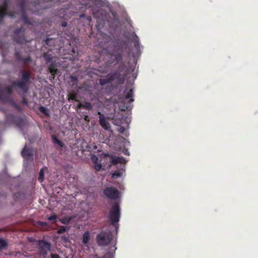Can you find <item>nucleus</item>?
Wrapping results in <instances>:
<instances>
[{
	"instance_id": "4",
	"label": "nucleus",
	"mask_w": 258,
	"mask_h": 258,
	"mask_svg": "<svg viewBox=\"0 0 258 258\" xmlns=\"http://www.w3.org/2000/svg\"><path fill=\"white\" fill-rule=\"evenodd\" d=\"M123 93L124 95V98L123 99L122 105H120L119 108L122 111L130 110L132 108V106H131V103L134 101V99L133 98V90L132 89H128L126 88L123 91Z\"/></svg>"
},
{
	"instance_id": "16",
	"label": "nucleus",
	"mask_w": 258,
	"mask_h": 258,
	"mask_svg": "<svg viewBox=\"0 0 258 258\" xmlns=\"http://www.w3.org/2000/svg\"><path fill=\"white\" fill-rule=\"evenodd\" d=\"M111 78H114V81L116 80L118 84L122 85L124 84L125 80V75L121 74L119 72H116L110 75Z\"/></svg>"
},
{
	"instance_id": "38",
	"label": "nucleus",
	"mask_w": 258,
	"mask_h": 258,
	"mask_svg": "<svg viewBox=\"0 0 258 258\" xmlns=\"http://www.w3.org/2000/svg\"><path fill=\"white\" fill-rule=\"evenodd\" d=\"M94 168L96 170L99 171L102 168V165L101 164H95Z\"/></svg>"
},
{
	"instance_id": "26",
	"label": "nucleus",
	"mask_w": 258,
	"mask_h": 258,
	"mask_svg": "<svg viewBox=\"0 0 258 258\" xmlns=\"http://www.w3.org/2000/svg\"><path fill=\"white\" fill-rule=\"evenodd\" d=\"M9 15L10 16H12L13 14L11 13L7 12L5 11L0 9V22L3 21V18L5 16Z\"/></svg>"
},
{
	"instance_id": "9",
	"label": "nucleus",
	"mask_w": 258,
	"mask_h": 258,
	"mask_svg": "<svg viewBox=\"0 0 258 258\" xmlns=\"http://www.w3.org/2000/svg\"><path fill=\"white\" fill-rule=\"evenodd\" d=\"M103 193L107 198L111 200L117 199L119 195L118 190L112 187H107L104 189Z\"/></svg>"
},
{
	"instance_id": "31",
	"label": "nucleus",
	"mask_w": 258,
	"mask_h": 258,
	"mask_svg": "<svg viewBox=\"0 0 258 258\" xmlns=\"http://www.w3.org/2000/svg\"><path fill=\"white\" fill-rule=\"evenodd\" d=\"M11 105L14 108H15L18 111L20 112L22 111L21 107L19 106L18 104H17L15 101H12L11 102Z\"/></svg>"
},
{
	"instance_id": "41",
	"label": "nucleus",
	"mask_w": 258,
	"mask_h": 258,
	"mask_svg": "<svg viewBox=\"0 0 258 258\" xmlns=\"http://www.w3.org/2000/svg\"><path fill=\"white\" fill-rule=\"evenodd\" d=\"M52 40V39L50 38H47L45 40V44L46 45H48L49 41Z\"/></svg>"
},
{
	"instance_id": "44",
	"label": "nucleus",
	"mask_w": 258,
	"mask_h": 258,
	"mask_svg": "<svg viewBox=\"0 0 258 258\" xmlns=\"http://www.w3.org/2000/svg\"><path fill=\"white\" fill-rule=\"evenodd\" d=\"M22 103L24 104H27V100L26 98H23L22 100Z\"/></svg>"
},
{
	"instance_id": "35",
	"label": "nucleus",
	"mask_w": 258,
	"mask_h": 258,
	"mask_svg": "<svg viewBox=\"0 0 258 258\" xmlns=\"http://www.w3.org/2000/svg\"><path fill=\"white\" fill-rule=\"evenodd\" d=\"M66 231V228L64 227H62L61 228L59 229L57 233L58 234H62Z\"/></svg>"
},
{
	"instance_id": "43",
	"label": "nucleus",
	"mask_w": 258,
	"mask_h": 258,
	"mask_svg": "<svg viewBox=\"0 0 258 258\" xmlns=\"http://www.w3.org/2000/svg\"><path fill=\"white\" fill-rule=\"evenodd\" d=\"M84 119L86 121H89V117H88V116L87 115H84Z\"/></svg>"
},
{
	"instance_id": "48",
	"label": "nucleus",
	"mask_w": 258,
	"mask_h": 258,
	"mask_svg": "<svg viewBox=\"0 0 258 258\" xmlns=\"http://www.w3.org/2000/svg\"><path fill=\"white\" fill-rule=\"evenodd\" d=\"M94 157H95L96 159H98V158H97L96 156H94Z\"/></svg>"
},
{
	"instance_id": "13",
	"label": "nucleus",
	"mask_w": 258,
	"mask_h": 258,
	"mask_svg": "<svg viewBox=\"0 0 258 258\" xmlns=\"http://www.w3.org/2000/svg\"><path fill=\"white\" fill-rule=\"evenodd\" d=\"M99 115V122L100 125L105 130L110 128L109 123L105 118L104 115L100 112H98Z\"/></svg>"
},
{
	"instance_id": "6",
	"label": "nucleus",
	"mask_w": 258,
	"mask_h": 258,
	"mask_svg": "<svg viewBox=\"0 0 258 258\" xmlns=\"http://www.w3.org/2000/svg\"><path fill=\"white\" fill-rule=\"evenodd\" d=\"M120 216V209L119 204L117 202L114 203L112 205V207L109 212V219L111 224L115 225L119 220Z\"/></svg>"
},
{
	"instance_id": "25",
	"label": "nucleus",
	"mask_w": 258,
	"mask_h": 258,
	"mask_svg": "<svg viewBox=\"0 0 258 258\" xmlns=\"http://www.w3.org/2000/svg\"><path fill=\"white\" fill-rule=\"evenodd\" d=\"M71 100L78 101V100L77 99V94L76 93L73 92L69 94L68 100L70 101Z\"/></svg>"
},
{
	"instance_id": "15",
	"label": "nucleus",
	"mask_w": 258,
	"mask_h": 258,
	"mask_svg": "<svg viewBox=\"0 0 258 258\" xmlns=\"http://www.w3.org/2000/svg\"><path fill=\"white\" fill-rule=\"evenodd\" d=\"M44 59L45 60L46 64L48 67L50 64H55L56 66H60L59 62H56V58L54 56H52L51 54L48 53H45L43 55Z\"/></svg>"
},
{
	"instance_id": "1",
	"label": "nucleus",
	"mask_w": 258,
	"mask_h": 258,
	"mask_svg": "<svg viewBox=\"0 0 258 258\" xmlns=\"http://www.w3.org/2000/svg\"><path fill=\"white\" fill-rule=\"evenodd\" d=\"M20 73L21 74L20 79L14 81L11 85L8 86L5 89V91L9 94L13 93L14 89H19L24 94L28 92L31 83V73L29 71L24 70L21 71Z\"/></svg>"
},
{
	"instance_id": "36",
	"label": "nucleus",
	"mask_w": 258,
	"mask_h": 258,
	"mask_svg": "<svg viewBox=\"0 0 258 258\" xmlns=\"http://www.w3.org/2000/svg\"><path fill=\"white\" fill-rule=\"evenodd\" d=\"M21 196V194L20 192H16L13 196V198L16 200L20 198V197Z\"/></svg>"
},
{
	"instance_id": "11",
	"label": "nucleus",
	"mask_w": 258,
	"mask_h": 258,
	"mask_svg": "<svg viewBox=\"0 0 258 258\" xmlns=\"http://www.w3.org/2000/svg\"><path fill=\"white\" fill-rule=\"evenodd\" d=\"M60 66H56L55 64H50L48 65V71L50 73V80H54L56 75L60 76L61 72L58 70Z\"/></svg>"
},
{
	"instance_id": "42",
	"label": "nucleus",
	"mask_w": 258,
	"mask_h": 258,
	"mask_svg": "<svg viewBox=\"0 0 258 258\" xmlns=\"http://www.w3.org/2000/svg\"><path fill=\"white\" fill-rule=\"evenodd\" d=\"M68 24L66 22H62L61 23V26L62 27H66L67 26Z\"/></svg>"
},
{
	"instance_id": "5",
	"label": "nucleus",
	"mask_w": 258,
	"mask_h": 258,
	"mask_svg": "<svg viewBox=\"0 0 258 258\" xmlns=\"http://www.w3.org/2000/svg\"><path fill=\"white\" fill-rule=\"evenodd\" d=\"M113 239L112 232L108 231H102L96 236V242L99 246H107Z\"/></svg>"
},
{
	"instance_id": "21",
	"label": "nucleus",
	"mask_w": 258,
	"mask_h": 258,
	"mask_svg": "<svg viewBox=\"0 0 258 258\" xmlns=\"http://www.w3.org/2000/svg\"><path fill=\"white\" fill-rule=\"evenodd\" d=\"M90 238V235L88 231H86L83 235L82 242L84 244H87Z\"/></svg>"
},
{
	"instance_id": "24",
	"label": "nucleus",
	"mask_w": 258,
	"mask_h": 258,
	"mask_svg": "<svg viewBox=\"0 0 258 258\" xmlns=\"http://www.w3.org/2000/svg\"><path fill=\"white\" fill-rule=\"evenodd\" d=\"M39 110L41 112H42V113L45 114L46 116H49V110L48 109L46 108V107H45L43 106H40L39 107Z\"/></svg>"
},
{
	"instance_id": "45",
	"label": "nucleus",
	"mask_w": 258,
	"mask_h": 258,
	"mask_svg": "<svg viewBox=\"0 0 258 258\" xmlns=\"http://www.w3.org/2000/svg\"><path fill=\"white\" fill-rule=\"evenodd\" d=\"M82 105H83V104L79 103L78 104V105H77V107H78V108H82Z\"/></svg>"
},
{
	"instance_id": "29",
	"label": "nucleus",
	"mask_w": 258,
	"mask_h": 258,
	"mask_svg": "<svg viewBox=\"0 0 258 258\" xmlns=\"http://www.w3.org/2000/svg\"><path fill=\"white\" fill-rule=\"evenodd\" d=\"M36 226L38 228H43L44 227H47L48 226V224L45 222L38 221L36 222Z\"/></svg>"
},
{
	"instance_id": "32",
	"label": "nucleus",
	"mask_w": 258,
	"mask_h": 258,
	"mask_svg": "<svg viewBox=\"0 0 258 258\" xmlns=\"http://www.w3.org/2000/svg\"><path fill=\"white\" fill-rule=\"evenodd\" d=\"M133 42L134 43V46L137 47L139 45V37L135 35V37L133 39Z\"/></svg>"
},
{
	"instance_id": "20",
	"label": "nucleus",
	"mask_w": 258,
	"mask_h": 258,
	"mask_svg": "<svg viewBox=\"0 0 258 258\" xmlns=\"http://www.w3.org/2000/svg\"><path fill=\"white\" fill-rule=\"evenodd\" d=\"M51 137L52 140V143L54 144L58 145L60 148H62L64 146V144L60 140L57 139L56 136L52 135Z\"/></svg>"
},
{
	"instance_id": "22",
	"label": "nucleus",
	"mask_w": 258,
	"mask_h": 258,
	"mask_svg": "<svg viewBox=\"0 0 258 258\" xmlns=\"http://www.w3.org/2000/svg\"><path fill=\"white\" fill-rule=\"evenodd\" d=\"M8 246V242L2 238H0V250L6 249Z\"/></svg>"
},
{
	"instance_id": "27",
	"label": "nucleus",
	"mask_w": 258,
	"mask_h": 258,
	"mask_svg": "<svg viewBox=\"0 0 258 258\" xmlns=\"http://www.w3.org/2000/svg\"><path fill=\"white\" fill-rule=\"evenodd\" d=\"M82 108H84L88 110H91L93 108V105L88 102H85L83 103Z\"/></svg>"
},
{
	"instance_id": "49",
	"label": "nucleus",
	"mask_w": 258,
	"mask_h": 258,
	"mask_svg": "<svg viewBox=\"0 0 258 258\" xmlns=\"http://www.w3.org/2000/svg\"><path fill=\"white\" fill-rule=\"evenodd\" d=\"M89 20H91V17H89V19H88Z\"/></svg>"
},
{
	"instance_id": "14",
	"label": "nucleus",
	"mask_w": 258,
	"mask_h": 258,
	"mask_svg": "<svg viewBox=\"0 0 258 258\" xmlns=\"http://www.w3.org/2000/svg\"><path fill=\"white\" fill-rule=\"evenodd\" d=\"M7 120H12L13 122L18 126H21L24 124V120L22 117H17L12 114L7 116Z\"/></svg>"
},
{
	"instance_id": "47",
	"label": "nucleus",
	"mask_w": 258,
	"mask_h": 258,
	"mask_svg": "<svg viewBox=\"0 0 258 258\" xmlns=\"http://www.w3.org/2000/svg\"><path fill=\"white\" fill-rule=\"evenodd\" d=\"M64 15H65L64 14H63V16H62V18L65 19ZM60 17H61V16H60Z\"/></svg>"
},
{
	"instance_id": "2",
	"label": "nucleus",
	"mask_w": 258,
	"mask_h": 258,
	"mask_svg": "<svg viewBox=\"0 0 258 258\" xmlns=\"http://www.w3.org/2000/svg\"><path fill=\"white\" fill-rule=\"evenodd\" d=\"M110 43L111 46L107 47L105 49L108 54L114 57L113 62L117 63L122 59V45L121 43L112 40L110 41Z\"/></svg>"
},
{
	"instance_id": "28",
	"label": "nucleus",
	"mask_w": 258,
	"mask_h": 258,
	"mask_svg": "<svg viewBox=\"0 0 258 258\" xmlns=\"http://www.w3.org/2000/svg\"><path fill=\"white\" fill-rule=\"evenodd\" d=\"M71 219L72 218L71 217H64L60 219L59 221L63 224H67L70 222Z\"/></svg>"
},
{
	"instance_id": "39",
	"label": "nucleus",
	"mask_w": 258,
	"mask_h": 258,
	"mask_svg": "<svg viewBox=\"0 0 258 258\" xmlns=\"http://www.w3.org/2000/svg\"><path fill=\"white\" fill-rule=\"evenodd\" d=\"M50 257L51 258H60V256L58 254L53 253L50 254Z\"/></svg>"
},
{
	"instance_id": "3",
	"label": "nucleus",
	"mask_w": 258,
	"mask_h": 258,
	"mask_svg": "<svg viewBox=\"0 0 258 258\" xmlns=\"http://www.w3.org/2000/svg\"><path fill=\"white\" fill-rule=\"evenodd\" d=\"M12 38L14 41L20 44H24L31 42L27 39L25 34V29L23 27L16 28L13 32Z\"/></svg>"
},
{
	"instance_id": "37",
	"label": "nucleus",
	"mask_w": 258,
	"mask_h": 258,
	"mask_svg": "<svg viewBox=\"0 0 258 258\" xmlns=\"http://www.w3.org/2000/svg\"><path fill=\"white\" fill-rule=\"evenodd\" d=\"M57 218V215L55 214L48 217L47 220L49 221L55 220Z\"/></svg>"
},
{
	"instance_id": "46",
	"label": "nucleus",
	"mask_w": 258,
	"mask_h": 258,
	"mask_svg": "<svg viewBox=\"0 0 258 258\" xmlns=\"http://www.w3.org/2000/svg\"><path fill=\"white\" fill-rule=\"evenodd\" d=\"M61 11L62 12V13H66V10H63V9H61L60 10V13H61Z\"/></svg>"
},
{
	"instance_id": "7",
	"label": "nucleus",
	"mask_w": 258,
	"mask_h": 258,
	"mask_svg": "<svg viewBox=\"0 0 258 258\" xmlns=\"http://www.w3.org/2000/svg\"><path fill=\"white\" fill-rule=\"evenodd\" d=\"M19 7H20L22 13V20L25 24L28 25H31L33 26H36L40 24V23L38 21H36L33 19H30L28 18L25 13V5L26 3L24 0H22L19 4Z\"/></svg>"
},
{
	"instance_id": "40",
	"label": "nucleus",
	"mask_w": 258,
	"mask_h": 258,
	"mask_svg": "<svg viewBox=\"0 0 258 258\" xmlns=\"http://www.w3.org/2000/svg\"><path fill=\"white\" fill-rule=\"evenodd\" d=\"M71 79L74 81V82H77L78 81V79H77V77L76 76H71Z\"/></svg>"
},
{
	"instance_id": "19",
	"label": "nucleus",
	"mask_w": 258,
	"mask_h": 258,
	"mask_svg": "<svg viewBox=\"0 0 258 258\" xmlns=\"http://www.w3.org/2000/svg\"><path fill=\"white\" fill-rule=\"evenodd\" d=\"M114 81V78H111V76L109 75L106 78H101L99 79V84L104 86L107 84L110 83Z\"/></svg>"
},
{
	"instance_id": "8",
	"label": "nucleus",
	"mask_w": 258,
	"mask_h": 258,
	"mask_svg": "<svg viewBox=\"0 0 258 258\" xmlns=\"http://www.w3.org/2000/svg\"><path fill=\"white\" fill-rule=\"evenodd\" d=\"M39 253L43 258H45L47 255L48 252L50 251L51 243L49 242L46 241L44 240H39L37 243Z\"/></svg>"
},
{
	"instance_id": "30",
	"label": "nucleus",
	"mask_w": 258,
	"mask_h": 258,
	"mask_svg": "<svg viewBox=\"0 0 258 258\" xmlns=\"http://www.w3.org/2000/svg\"><path fill=\"white\" fill-rule=\"evenodd\" d=\"M44 169H41L39 173V176L38 178V180L40 182H42L44 179Z\"/></svg>"
},
{
	"instance_id": "34",
	"label": "nucleus",
	"mask_w": 258,
	"mask_h": 258,
	"mask_svg": "<svg viewBox=\"0 0 258 258\" xmlns=\"http://www.w3.org/2000/svg\"><path fill=\"white\" fill-rule=\"evenodd\" d=\"M5 95L2 88L0 86V100H4L5 99Z\"/></svg>"
},
{
	"instance_id": "33",
	"label": "nucleus",
	"mask_w": 258,
	"mask_h": 258,
	"mask_svg": "<svg viewBox=\"0 0 258 258\" xmlns=\"http://www.w3.org/2000/svg\"><path fill=\"white\" fill-rule=\"evenodd\" d=\"M122 175V173L119 171H115L114 172H113L112 173V177L113 178H117L119 177H120Z\"/></svg>"
},
{
	"instance_id": "12",
	"label": "nucleus",
	"mask_w": 258,
	"mask_h": 258,
	"mask_svg": "<svg viewBox=\"0 0 258 258\" xmlns=\"http://www.w3.org/2000/svg\"><path fill=\"white\" fill-rule=\"evenodd\" d=\"M15 56L17 61L23 62L25 66L32 61V58L29 55L27 57L23 58L22 56L21 52L18 50L15 51Z\"/></svg>"
},
{
	"instance_id": "23",
	"label": "nucleus",
	"mask_w": 258,
	"mask_h": 258,
	"mask_svg": "<svg viewBox=\"0 0 258 258\" xmlns=\"http://www.w3.org/2000/svg\"><path fill=\"white\" fill-rule=\"evenodd\" d=\"M8 6V0H4L3 4L0 6V9L7 12H9Z\"/></svg>"
},
{
	"instance_id": "10",
	"label": "nucleus",
	"mask_w": 258,
	"mask_h": 258,
	"mask_svg": "<svg viewBox=\"0 0 258 258\" xmlns=\"http://www.w3.org/2000/svg\"><path fill=\"white\" fill-rule=\"evenodd\" d=\"M105 156L109 157L110 162L113 165H116L118 163L124 164L126 162V160L123 157H118L109 154H105Z\"/></svg>"
},
{
	"instance_id": "17",
	"label": "nucleus",
	"mask_w": 258,
	"mask_h": 258,
	"mask_svg": "<svg viewBox=\"0 0 258 258\" xmlns=\"http://www.w3.org/2000/svg\"><path fill=\"white\" fill-rule=\"evenodd\" d=\"M21 155L25 159L29 160L33 157V150L25 146L21 152Z\"/></svg>"
},
{
	"instance_id": "18",
	"label": "nucleus",
	"mask_w": 258,
	"mask_h": 258,
	"mask_svg": "<svg viewBox=\"0 0 258 258\" xmlns=\"http://www.w3.org/2000/svg\"><path fill=\"white\" fill-rule=\"evenodd\" d=\"M100 0H86L85 2L81 4L84 5L85 8H91L93 7L94 5L100 4Z\"/></svg>"
}]
</instances>
